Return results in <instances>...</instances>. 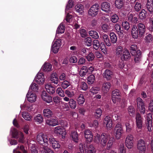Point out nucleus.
I'll list each match as a JSON object with an SVG mask.
<instances>
[{
    "label": "nucleus",
    "mask_w": 153,
    "mask_h": 153,
    "mask_svg": "<svg viewBox=\"0 0 153 153\" xmlns=\"http://www.w3.org/2000/svg\"><path fill=\"white\" fill-rule=\"evenodd\" d=\"M123 132L122 126L120 123H117L114 127V134L115 135L117 139H120Z\"/></svg>",
    "instance_id": "1"
},
{
    "label": "nucleus",
    "mask_w": 153,
    "mask_h": 153,
    "mask_svg": "<svg viewBox=\"0 0 153 153\" xmlns=\"http://www.w3.org/2000/svg\"><path fill=\"white\" fill-rule=\"evenodd\" d=\"M121 93L117 89L113 91L112 93L111 100L113 102L114 104H118L121 101L120 98Z\"/></svg>",
    "instance_id": "2"
},
{
    "label": "nucleus",
    "mask_w": 153,
    "mask_h": 153,
    "mask_svg": "<svg viewBox=\"0 0 153 153\" xmlns=\"http://www.w3.org/2000/svg\"><path fill=\"white\" fill-rule=\"evenodd\" d=\"M13 138L16 139L19 138V141L22 143L24 142L25 138L23 133L22 132H19L16 128H14L12 132Z\"/></svg>",
    "instance_id": "3"
},
{
    "label": "nucleus",
    "mask_w": 153,
    "mask_h": 153,
    "mask_svg": "<svg viewBox=\"0 0 153 153\" xmlns=\"http://www.w3.org/2000/svg\"><path fill=\"white\" fill-rule=\"evenodd\" d=\"M36 139L38 143L42 145V147L44 144L45 143L48 145V142L49 140V138H48L47 135H44L43 134H38L37 135Z\"/></svg>",
    "instance_id": "4"
},
{
    "label": "nucleus",
    "mask_w": 153,
    "mask_h": 153,
    "mask_svg": "<svg viewBox=\"0 0 153 153\" xmlns=\"http://www.w3.org/2000/svg\"><path fill=\"white\" fill-rule=\"evenodd\" d=\"M99 8L100 7L98 4H94L89 9L88 11V15L92 17L95 16L98 14Z\"/></svg>",
    "instance_id": "5"
},
{
    "label": "nucleus",
    "mask_w": 153,
    "mask_h": 153,
    "mask_svg": "<svg viewBox=\"0 0 153 153\" xmlns=\"http://www.w3.org/2000/svg\"><path fill=\"white\" fill-rule=\"evenodd\" d=\"M135 119L137 128V130L138 131V130L139 129V131H140L143 127V118L139 113H137L136 114Z\"/></svg>",
    "instance_id": "6"
},
{
    "label": "nucleus",
    "mask_w": 153,
    "mask_h": 153,
    "mask_svg": "<svg viewBox=\"0 0 153 153\" xmlns=\"http://www.w3.org/2000/svg\"><path fill=\"white\" fill-rule=\"evenodd\" d=\"M137 148L139 153H145L146 149L145 142L143 139H140L138 141Z\"/></svg>",
    "instance_id": "7"
},
{
    "label": "nucleus",
    "mask_w": 153,
    "mask_h": 153,
    "mask_svg": "<svg viewBox=\"0 0 153 153\" xmlns=\"http://www.w3.org/2000/svg\"><path fill=\"white\" fill-rule=\"evenodd\" d=\"M137 105L141 114H144L146 111L145 106L142 99L138 97L137 99Z\"/></svg>",
    "instance_id": "8"
},
{
    "label": "nucleus",
    "mask_w": 153,
    "mask_h": 153,
    "mask_svg": "<svg viewBox=\"0 0 153 153\" xmlns=\"http://www.w3.org/2000/svg\"><path fill=\"white\" fill-rule=\"evenodd\" d=\"M61 45V40L58 39L55 41L52 45L51 51L54 53H57L58 50Z\"/></svg>",
    "instance_id": "9"
},
{
    "label": "nucleus",
    "mask_w": 153,
    "mask_h": 153,
    "mask_svg": "<svg viewBox=\"0 0 153 153\" xmlns=\"http://www.w3.org/2000/svg\"><path fill=\"white\" fill-rule=\"evenodd\" d=\"M109 138V135L103 133L100 135V139L99 143L103 147H104L106 146L107 141Z\"/></svg>",
    "instance_id": "10"
},
{
    "label": "nucleus",
    "mask_w": 153,
    "mask_h": 153,
    "mask_svg": "<svg viewBox=\"0 0 153 153\" xmlns=\"http://www.w3.org/2000/svg\"><path fill=\"white\" fill-rule=\"evenodd\" d=\"M131 58L130 52L126 48L123 49V53L120 56V58L122 61H128Z\"/></svg>",
    "instance_id": "11"
},
{
    "label": "nucleus",
    "mask_w": 153,
    "mask_h": 153,
    "mask_svg": "<svg viewBox=\"0 0 153 153\" xmlns=\"http://www.w3.org/2000/svg\"><path fill=\"white\" fill-rule=\"evenodd\" d=\"M133 136L131 134L128 135L126 138L125 144L126 146L128 149H131L133 146Z\"/></svg>",
    "instance_id": "12"
},
{
    "label": "nucleus",
    "mask_w": 153,
    "mask_h": 153,
    "mask_svg": "<svg viewBox=\"0 0 153 153\" xmlns=\"http://www.w3.org/2000/svg\"><path fill=\"white\" fill-rule=\"evenodd\" d=\"M50 145L54 149H58L60 147L59 142L53 137H49V141Z\"/></svg>",
    "instance_id": "13"
},
{
    "label": "nucleus",
    "mask_w": 153,
    "mask_h": 153,
    "mask_svg": "<svg viewBox=\"0 0 153 153\" xmlns=\"http://www.w3.org/2000/svg\"><path fill=\"white\" fill-rule=\"evenodd\" d=\"M35 80L39 85L43 84L45 80L43 73H38L35 78Z\"/></svg>",
    "instance_id": "14"
},
{
    "label": "nucleus",
    "mask_w": 153,
    "mask_h": 153,
    "mask_svg": "<svg viewBox=\"0 0 153 153\" xmlns=\"http://www.w3.org/2000/svg\"><path fill=\"white\" fill-rule=\"evenodd\" d=\"M84 133L88 143L91 142L93 139V135L91 131L88 129H85L84 131Z\"/></svg>",
    "instance_id": "15"
},
{
    "label": "nucleus",
    "mask_w": 153,
    "mask_h": 153,
    "mask_svg": "<svg viewBox=\"0 0 153 153\" xmlns=\"http://www.w3.org/2000/svg\"><path fill=\"white\" fill-rule=\"evenodd\" d=\"M42 99L46 102L50 103L53 102V100L52 97L48 94L45 91H43L41 94Z\"/></svg>",
    "instance_id": "16"
},
{
    "label": "nucleus",
    "mask_w": 153,
    "mask_h": 153,
    "mask_svg": "<svg viewBox=\"0 0 153 153\" xmlns=\"http://www.w3.org/2000/svg\"><path fill=\"white\" fill-rule=\"evenodd\" d=\"M115 28L120 39L122 38L125 34V32L123 30V28L121 27L120 25L116 24L115 25Z\"/></svg>",
    "instance_id": "17"
},
{
    "label": "nucleus",
    "mask_w": 153,
    "mask_h": 153,
    "mask_svg": "<svg viewBox=\"0 0 153 153\" xmlns=\"http://www.w3.org/2000/svg\"><path fill=\"white\" fill-rule=\"evenodd\" d=\"M101 10L106 12L108 13L111 11V7L110 3L107 2H102L101 5Z\"/></svg>",
    "instance_id": "18"
},
{
    "label": "nucleus",
    "mask_w": 153,
    "mask_h": 153,
    "mask_svg": "<svg viewBox=\"0 0 153 153\" xmlns=\"http://www.w3.org/2000/svg\"><path fill=\"white\" fill-rule=\"evenodd\" d=\"M104 123L108 129L112 127L113 124L111 116L108 115L106 116L104 119Z\"/></svg>",
    "instance_id": "19"
},
{
    "label": "nucleus",
    "mask_w": 153,
    "mask_h": 153,
    "mask_svg": "<svg viewBox=\"0 0 153 153\" xmlns=\"http://www.w3.org/2000/svg\"><path fill=\"white\" fill-rule=\"evenodd\" d=\"M43 114L45 117L49 118L53 117L54 116V113L49 108H45L43 110Z\"/></svg>",
    "instance_id": "20"
},
{
    "label": "nucleus",
    "mask_w": 153,
    "mask_h": 153,
    "mask_svg": "<svg viewBox=\"0 0 153 153\" xmlns=\"http://www.w3.org/2000/svg\"><path fill=\"white\" fill-rule=\"evenodd\" d=\"M134 55H132L134 56V61L135 63H138L141 60L142 55L141 51L140 50L137 51V52L135 53Z\"/></svg>",
    "instance_id": "21"
},
{
    "label": "nucleus",
    "mask_w": 153,
    "mask_h": 153,
    "mask_svg": "<svg viewBox=\"0 0 153 153\" xmlns=\"http://www.w3.org/2000/svg\"><path fill=\"white\" fill-rule=\"evenodd\" d=\"M137 27L139 30V36L141 37L145 33L146 30L145 26L144 24L139 23L138 24Z\"/></svg>",
    "instance_id": "22"
},
{
    "label": "nucleus",
    "mask_w": 153,
    "mask_h": 153,
    "mask_svg": "<svg viewBox=\"0 0 153 153\" xmlns=\"http://www.w3.org/2000/svg\"><path fill=\"white\" fill-rule=\"evenodd\" d=\"M113 76V72L108 69L106 70L103 74L104 78L106 79L107 80H111Z\"/></svg>",
    "instance_id": "23"
},
{
    "label": "nucleus",
    "mask_w": 153,
    "mask_h": 153,
    "mask_svg": "<svg viewBox=\"0 0 153 153\" xmlns=\"http://www.w3.org/2000/svg\"><path fill=\"white\" fill-rule=\"evenodd\" d=\"M111 87V85L109 82H104L102 84V91L104 93H106L110 90Z\"/></svg>",
    "instance_id": "24"
},
{
    "label": "nucleus",
    "mask_w": 153,
    "mask_h": 153,
    "mask_svg": "<svg viewBox=\"0 0 153 153\" xmlns=\"http://www.w3.org/2000/svg\"><path fill=\"white\" fill-rule=\"evenodd\" d=\"M46 122L47 124L52 126L58 125L59 124L57 120L54 118H51L50 119L47 120Z\"/></svg>",
    "instance_id": "25"
},
{
    "label": "nucleus",
    "mask_w": 153,
    "mask_h": 153,
    "mask_svg": "<svg viewBox=\"0 0 153 153\" xmlns=\"http://www.w3.org/2000/svg\"><path fill=\"white\" fill-rule=\"evenodd\" d=\"M85 152L87 153H96V150L94 146L90 145L85 148Z\"/></svg>",
    "instance_id": "26"
},
{
    "label": "nucleus",
    "mask_w": 153,
    "mask_h": 153,
    "mask_svg": "<svg viewBox=\"0 0 153 153\" xmlns=\"http://www.w3.org/2000/svg\"><path fill=\"white\" fill-rule=\"evenodd\" d=\"M45 88L47 92L50 95L53 94L55 92V88L51 85H45Z\"/></svg>",
    "instance_id": "27"
},
{
    "label": "nucleus",
    "mask_w": 153,
    "mask_h": 153,
    "mask_svg": "<svg viewBox=\"0 0 153 153\" xmlns=\"http://www.w3.org/2000/svg\"><path fill=\"white\" fill-rule=\"evenodd\" d=\"M137 26L134 25L131 30V34L133 37L134 38H137L139 36V33L138 32Z\"/></svg>",
    "instance_id": "28"
},
{
    "label": "nucleus",
    "mask_w": 153,
    "mask_h": 153,
    "mask_svg": "<svg viewBox=\"0 0 153 153\" xmlns=\"http://www.w3.org/2000/svg\"><path fill=\"white\" fill-rule=\"evenodd\" d=\"M26 96L28 101L31 102H34L36 101V97L35 94L34 93L30 94L28 91Z\"/></svg>",
    "instance_id": "29"
},
{
    "label": "nucleus",
    "mask_w": 153,
    "mask_h": 153,
    "mask_svg": "<svg viewBox=\"0 0 153 153\" xmlns=\"http://www.w3.org/2000/svg\"><path fill=\"white\" fill-rule=\"evenodd\" d=\"M43 119L42 116L41 114H38L34 116V121L37 123L40 124L43 122Z\"/></svg>",
    "instance_id": "30"
},
{
    "label": "nucleus",
    "mask_w": 153,
    "mask_h": 153,
    "mask_svg": "<svg viewBox=\"0 0 153 153\" xmlns=\"http://www.w3.org/2000/svg\"><path fill=\"white\" fill-rule=\"evenodd\" d=\"M52 65L49 63H45L42 66V70L45 72H48L51 70Z\"/></svg>",
    "instance_id": "31"
},
{
    "label": "nucleus",
    "mask_w": 153,
    "mask_h": 153,
    "mask_svg": "<svg viewBox=\"0 0 153 153\" xmlns=\"http://www.w3.org/2000/svg\"><path fill=\"white\" fill-rule=\"evenodd\" d=\"M84 6L80 4H77L75 6V9L76 12L82 14L83 12Z\"/></svg>",
    "instance_id": "32"
},
{
    "label": "nucleus",
    "mask_w": 153,
    "mask_h": 153,
    "mask_svg": "<svg viewBox=\"0 0 153 153\" xmlns=\"http://www.w3.org/2000/svg\"><path fill=\"white\" fill-rule=\"evenodd\" d=\"M102 38L106 45L108 46H110L111 45L110 40L108 36L106 34H104L102 36Z\"/></svg>",
    "instance_id": "33"
},
{
    "label": "nucleus",
    "mask_w": 153,
    "mask_h": 153,
    "mask_svg": "<svg viewBox=\"0 0 153 153\" xmlns=\"http://www.w3.org/2000/svg\"><path fill=\"white\" fill-rule=\"evenodd\" d=\"M147 8L149 12H153V0H148Z\"/></svg>",
    "instance_id": "34"
},
{
    "label": "nucleus",
    "mask_w": 153,
    "mask_h": 153,
    "mask_svg": "<svg viewBox=\"0 0 153 153\" xmlns=\"http://www.w3.org/2000/svg\"><path fill=\"white\" fill-rule=\"evenodd\" d=\"M56 73H53L52 74L51 77V80L52 83H53L56 84H58V79Z\"/></svg>",
    "instance_id": "35"
},
{
    "label": "nucleus",
    "mask_w": 153,
    "mask_h": 153,
    "mask_svg": "<svg viewBox=\"0 0 153 153\" xmlns=\"http://www.w3.org/2000/svg\"><path fill=\"white\" fill-rule=\"evenodd\" d=\"M71 136L73 141L76 143L78 142V135L77 132L75 131H72Z\"/></svg>",
    "instance_id": "36"
},
{
    "label": "nucleus",
    "mask_w": 153,
    "mask_h": 153,
    "mask_svg": "<svg viewBox=\"0 0 153 153\" xmlns=\"http://www.w3.org/2000/svg\"><path fill=\"white\" fill-rule=\"evenodd\" d=\"M110 42L111 43H115L117 41V38L116 35L113 32L111 33L110 34Z\"/></svg>",
    "instance_id": "37"
},
{
    "label": "nucleus",
    "mask_w": 153,
    "mask_h": 153,
    "mask_svg": "<svg viewBox=\"0 0 153 153\" xmlns=\"http://www.w3.org/2000/svg\"><path fill=\"white\" fill-rule=\"evenodd\" d=\"M65 30V27L61 23L58 27L56 31V34H59L62 33H64Z\"/></svg>",
    "instance_id": "38"
},
{
    "label": "nucleus",
    "mask_w": 153,
    "mask_h": 153,
    "mask_svg": "<svg viewBox=\"0 0 153 153\" xmlns=\"http://www.w3.org/2000/svg\"><path fill=\"white\" fill-rule=\"evenodd\" d=\"M68 104L70 107L71 109H75L76 107L77 104L76 102L73 99H71L70 100Z\"/></svg>",
    "instance_id": "39"
},
{
    "label": "nucleus",
    "mask_w": 153,
    "mask_h": 153,
    "mask_svg": "<svg viewBox=\"0 0 153 153\" xmlns=\"http://www.w3.org/2000/svg\"><path fill=\"white\" fill-rule=\"evenodd\" d=\"M70 87H69L65 91V94L69 97H72L74 95V92L73 90L70 89Z\"/></svg>",
    "instance_id": "40"
},
{
    "label": "nucleus",
    "mask_w": 153,
    "mask_h": 153,
    "mask_svg": "<svg viewBox=\"0 0 153 153\" xmlns=\"http://www.w3.org/2000/svg\"><path fill=\"white\" fill-rule=\"evenodd\" d=\"M123 0H116L115 4L116 7L118 9H121L123 5Z\"/></svg>",
    "instance_id": "41"
},
{
    "label": "nucleus",
    "mask_w": 153,
    "mask_h": 153,
    "mask_svg": "<svg viewBox=\"0 0 153 153\" xmlns=\"http://www.w3.org/2000/svg\"><path fill=\"white\" fill-rule=\"evenodd\" d=\"M130 52L132 55H134L135 53L137 52V47L136 45H131L130 47Z\"/></svg>",
    "instance_id": "42"
},
{
    "label": "nucleus",
    "mask_w": 153,
    "mask_h": 153,
    "mask_svg": "<svg viewBox=\"0 0 153 153\" xmlns=\"http://www.w3.org/2000/svg\"><path fill=\"white\" fill-rule=\"evenodd\" d=\"M86 68L87 67L85 66H83L82 68L79 72V74L81 76H84L88 73Z\"/></svg>",
    "instance_id": "43"
},
{
    "label": "nucleus",
    "mask_w": 153,
    "mask_h": 153,
    "mask_svg": "<svg viewBox=\"0 0 153 153\" xmlns=\"http://www.w3.org/2000/svg\"><path fill=\"white\" fill-rule=\"evenodd\" d=\"M114 140V138L110 137L108 139V141L107 144V146L106 147L107 149L109 150L111 148Z\"/></svg>",
    "instance_id": "44"
},
{
    "label": "nucleus",
    "mask_w": 153,
    "mask_h": 153,
    "mask_svg": "<svg viewBox=\"0 0 153 153\" xmlns=\"http://www.w3.org/2000/svg\"><path fill=\"white\" fill-rule=\"evenodd\" d=\"M114 140V138L110 137L108 139V141L107 144V146L106 147L107 149L109 150L111 148Z\"/></svg>",
    "instance_id": "45"
},
{
    "label": "nucleus",
    "mask_w": 153,
    "mask_h": 153,
    "mask_svg": "<svg viewBox=\"0 0 153 153\" xmlns=\"http://www.w3.org/2000/svg\"><path fill=\"white\" fill-rule=\"evenodd\" d=\"M77 102L79 105H82L85 102V99L82 94H80L78 97L77 100Z\"/></svg>",
    "instance_id": "46"
},
{
    "label": "nucleus",
    "mask_w": 153,
    "mask_h": 153,
    "mask_svg": "<svg viewBox=\"0 0 153 153\" xmlns=\"http://www.w3.org/2000/svg\"><path fill=\"white\" fill-rule=\"evenodd\" d=\"M102 111L100 108H98L96 110L94 115L95 118L98 119L100 118L102 115Z\"/></svg>",
    "instance_id": "47"
},
{
    "label": "nucleus",
    "mask_w": 153,
    "mask_h": 153,
    "mask_svg": "<svg viewBox=\"0 0 153 153\" xmlns=\"http://www.w3.org/2000/svg\"><path fill=\"white\" fill-rule=\"evenodd\" d=\"M123 49L122 47L121 46H118L117 47L116 51V54L117 56H121V54L123 53Z\"/></svg>",
    "instance_id": "48"
},
{
    "label": "nucleus",
    "mask_w": 153,
    "mask_h": 153,
    "mask_svg": "<svg viewBox=\"0 0 153 153\" xmlns=\"http://www.w3.org/2000/svg\"><path fill=\"white\" fill-rule=\"evenodd\" d=\"M89 33L90 35L94 38L97 39L99 37L98 33L95 31H90Z\"/></svg>",
    "instance_id": "49"
},
{
    "label": "nucleus",
    "mask_w": 153,
    "mask_h": 153,
    "mask_svg": "<svg viewBox=\"0 0 153 153\" xmlns=\"http://www.w3.org/2000/svg\"><path fill=\"white\" fill-rule=\"evenodd\" d=\"M146 11L144 9H142L139 14V16L140 19H144L146 18Z\"/></svg>",
    "instance_id": "50"
},
{
    "label": "nucleus",
    "mask_w": 153,
    "mask_h": 153,
    "mask_svg": "<svg viewBox=\"0 0 153 153\" xmlns=\"http://www.w3.org/2000/svg\"><path fill=\"white\" fill-rule=\"evenodd\" d=\"M73 5L74 1L72 0H69L65 8V12L67 13V11L70 9L72 8Z\"/></svg>",
    "instance_id": "51"
},
{
    "label": "nucleus",
    "mask_w": 153,
    "mask_h": 153,
    "mask_svg": "<svg viewBox=\"0 0 153 153\" xmlns=\"http://www.w3.org/2000/svg\"><path fill=\"white\" fill-rule=\"evenodd\" d=\"M30 88L31 90L34 92L38 91L39 89L37 85L35 83H32L30 86Z\"/></svg>",
    "instance_id": "52"
},
{
    "label": "nucleus",
    "mask_w": 153,
    "mask_h": 153,
    "mask_svg": "<svg viewBox=\"0 0 153 153\" xmlns=\"http://www.w3.org/2000/svg\"><path fill=\"white\" fill-rule=\"evenodd\" d=\"M78 17H77L75 13H68L67 14V15L66 16V19H77Z\"/></svg>",
    "instance_id": "53"
},
{
    "label": "nucleus",
    "mask_w": 153,
    "mask_h": 153,
    "mask_svg": "<svg viewBox=\"0 0 153 153\" xmlns=\"http://www.w3.org/2000/svg\"><path fill=\"white\" fill-rule=\"evenodd\" d=\"M126 131L127 132H131L133 128V126L129 122H126Z\"/></svg>",
    "instance_id": "54"
},
{
    "label": "nucleus",
    "mask_w": 153,
    "mask_h": 153,
    "mask_svg": "<svg viewBox=\"0 0 153 153\" xmlns=\"http://www.w3.org/2000/svg\"><path fill=\"white\" fill-rule=\"evenodd\" d=\"M54 130L55 133L61 134H63V129L62 127L57 126L55 128Z\"/></svg>",
    "instance_id": "55"
},
{
    "label": "nucleus",
    "mask_w": 153,
    "mask_h": 153,
    "mask_svg": "<svg viewBox=\"0 0 153 153\" xmlns=\"http://www.w3.org/2000/svg\"><path fill=\"white\" fill-rule=\"evenodd\" d=\"M95 76L93 74L90 75L88 78V82L89 84H91L94 82L95 80Z\"/></svg>",
    "instance_id": "56"
},
{
    "label": "nucleus",
    "mask_w": 153,
    "mask_h": 153,
    "mask_svg": "<svg viewBox=\"0 0 153 153\" xmlns=\"http://www.w3.org/2000/svg\"><path fill=\"white\" fill-rule=\"evenodd\" d=\"M22 117L25 120L28 121H30L31 119V116L29 115V113L27 112H23Z\"/></svg>",
    "instance_id": "57"
},
{
    "label": "nucleus",
    "mask_w": 153,
    "mask_h": 153,
    "mask_svg": "<svg viewBox=\"0 0 153 153\" xmlns=\"http://www.w3.org/2000/svg\"><path fill=\"white\" fill-rule=\"evenodd\" d=\"M142 8V5L141 4L138 2H136L134 6V9L137 12L139 11Z\"/></svg>",
    "instance_id": "58"
},
{
    "label": "nucleus",
    "mask_w": 153,
    "mask_h": 153,
    "mask_svg": "<svg viewBox=\"0 0 153 153\" xmlns=\"http://www.w3.org/2000/svg\"><path fill=\"white\" fill-rule=\"evenodd\" d=\"M93 44L94 49L97 50L99 48L100 42L97 40L95 39L93 40Z\"/></svg>",
    "instance_id": "59"
},
{
    "label": "nucleus",
    "mask_w": 153,
    "mask_h": 153,
    "mask_svg": "<svg viewBox=\"0 0 153 153\" xmlns=\"http://www.w3.org/2000/svg\"><path fill=\"white\" fill-rule=\"evenodd\" d=\"M85 42L88 46H90L92 45V40L91 37H88L85 39Z\"/></svg>",
    "instance_id": "60"
},
{
    "label": "nucleus",
    "mask_w": 153,
    "mask_h": 153,
    "mask_svg": "<svg viewBox=\"0 0 153 153\" xmlns=\"http://www.w3.org/2000/svg\"><path fill=\"white\" fill-rule=\"evenodd\" d=\"M94 54L90 52L86 56V58L88 61H92L94 58Z\"/></svg>",
    "instance_id": "61"
},
{
    "label": "nucleus",
    "mask_w": 153,
    "mask_h": 153,
    "mask_svg": "<svg viewBox=\"0 0 153 153\" xmlns=\"http://www.w3.org/2000/svg\"><path fill=\"white\" fill-rule=\"evenodd\" d=\"M56 92L60 96L62 97H64V92L61 88H58L56 90Z\"/></svg>",
    "instance_id": "62"
},
{
    "label": "nucleus",
    "mask_w": 153,
    "mask_h": 153,
    "mask_svg": "<svg viewBox=\"0 0 153 153\" xmlns=\"http://www.w3.org/2000/svg\"><path fill=\"white\" fill-rule=\"evenodd\" d=\"M80 33L81 36L82 38H85L87 36V33L86 30L84 29L80 30Z\"/></svg>",
    "instance_id": "63"
},
{
    "label": "nucleus",
    "mask_w": 153,
    "mask_h": 153,
    "mask_svg": "<svg viewBox=\"0 0 153 153\" xmlns=\"http://www.w3.org/2000/svg\"><path fill=\"white\" fill-rule=\"evenodd\" d=\"M80 88L84 91H86L88 88L87 84L84 82H82L80 85Z\"/></svg>",
    "instance_id": "64"
}]
</instances>
